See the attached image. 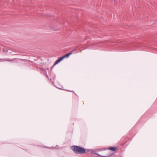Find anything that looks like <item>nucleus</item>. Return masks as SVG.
<instances>
[{"label":"nucleus","instance_id":"5","mask_svg":"<svg viewBox=\"0 0 157 157\" xmlns=\"http://www.w3.org/2000/svg\"><path fill=\"white\" fill-rule=\"evenodd\" d=\"M69 54L67 53V54L63 56H64V58L65 57H68L69 56Z\"/></svg>","mask_w":157,"mask_h":157},{"label":"nucleus","instance_id":"2","mask_svg":"<svg viewBox=\"0 0 157 157\" xmlns=\"http://www.w3.org/2000/svg\"><path fill=\"white\" fill-rule=\"evenodd\" d=\"M117 149V148L116 147H109V150H111L112 151H116Z\"/></svg>","mask_w":157,"mask_h":157},{"label":"nucleus","instance_id":"4","mask_svg":"<svg viewBox=\"0 0 157 157\" xmlns=\"http://www.w3.org/2000/svg\"><path fill=\"white\" fill-rule=\"evenodd\" d=\"M60 60H59V59H57L56 61L55 62V63L54 65H56V64H58V63H59V62H60Z\"/></svg>","mask_w":157,"mask_h":157},{"label":"nucleus","instance_id":"9","mask_svg":"<svg viewBox=\"0 0 157 157\" xmlns=\"http://www.w3.org/2000/svg\"><path fill=\"white\" fill-rule=\"evenodd\" d=\"M72 51H71L69 53H68V54H69V55L70 56V55L72 53Z\"/></svg>","mask_w":157,"mask_h":157},{"label":"nucleus","instance_id":"6","mask_svg":"<svg viewBox=\"0 0 157 157\" xmlns=\"http://www.w3.org/2000/svg\"><path fill=\"white\" fill-rule=\"evenodd\" d=\"M64 58V56H63L61 57L60 58H59V60L61 61V60H62Z\"/></svg>","mask_w":157,"mask_h":157},{"label":"nucleus","instance_id":"8","mask_svg":"<svg viewBox=\"0 0 157 157\" xmlns=\"http://www.w3.org/2000/svg\"><path fill=\"white\" fill-rule=\"evenodd\" d=\"M4 61H12L13 60L12 59H6Z\"/></svg>","mask_w":157,"mask_h":157},{"label":"nucleus","instance_id":"1","mask_svg":"<svg viewBox=\"0 0 157 157\" xmlns=\"http://www.w3.org/2000/svg\"><path fill=\"white\" fill-rule=\"evenodd\" d=\"M73 151L77 154H81L85 153V148L78 146H74L72 147Z\"/></svg>","mask_w":157,"mask_h":157},{"label":"nucleus","instance_id":"3","mask_svg":"<svg viewBox=\"0 0 157 157\" xmlns=\"http://www.w3.org/2000/svg\"><path fill=\"white\" fill-rule=\"evenodd\" d=\"M97 155L100 156L101 157H110L112 155H107L106 156H103L102 155H99L98 154H97Z\"/></svg>","mask_w":157,"mask_h":157},{"label":"nucleus","instance_id":"7","mask_svg":"<svg viewBox=\"0 0 157 157\" xmlns=\"http://www.w3.org/2000/svg\"><path fill=\"white\" fill-rule=\"evenodd\" d=\"M3 51L4 52H7L8 51V50L5 49H3Z\"/></svg>","mask_w":157,"mask_h":157}]
</instances>
